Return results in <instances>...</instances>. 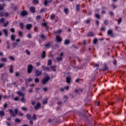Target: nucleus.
<instances>
[{
  "mask_svg": "<svg viewBox=\"0 0 126 126\" xmlns=\"http://www.w3.org/2000/svg\"><path fill=\"white\" fill-rule=\"evenodd\" d=\"M63 53H60V57H58L57 58V60L58 61V62H62V61L63 60Z\"/></svg>",
  "mask_w": 126,
  "mask_h": 126,
  "instance_id": "20e7f679",
  "label": "nucleus"
},
{
  "mask_svg": "<svg viewBox=\"0 0 126 126\" xmlns=\"http://www.w3.org/2000/svg\"><path fill=\"white\" fill-rule=\"evenodd\" d=\"M1 62H6L7 59L6 58H3L1 59Z\"/></svg>",
  "mask_w": 126,
  "mask_h": 126,
  "instance_id": "c9c22d12",
  "label": "nucleus"
},
{
  "mask_svg": "<svg viewBox=\"0 0 126 126\" xmlns=\"http://www.w3.org/2000/svg\"><path fill=\"white\" fill-rule=\"evenodd\" d=\"M41 38L42 39V40H45V39L47 38V36L42 34L41 35Z\"/></svg>",
  "mask_w": 126,
  "mask_h": 126,
  "instance_id": "393cba45",
  "label": "nucleus"
},
{
  "mask_svg": "<svg viewBox=\"0 0 126 126\" xmlns=\"http://www.w3.org/2000/svg\"><path fill=\"white\" fill-rule=\"evenodd\" d=\"M19 99V97H14V100L15 101H18Z\"/></svg>",
  "mask_w": 126,
  "mask_h": 126,
  "instance_id": "c03bdc74",
  "label": "nucleus"
},
{
  "mask_svg": "<svg viewBox=\"0 0 126 126\" xmlns=\"http://www.w3.org/2000/svg\"><path fill=\"white\" fill-rule=\"evenodd\" d=\"M87 35L88 37H93L94 36V33L92 32H89Z\"/></svg>",
  "mask_w": 126,
  "mask_h": 126,
  "instance_id": "9b49d317",
  "label": "nucleus"
},
{
  "mask_svg": "<svg viewBox=\"0 0 126 126\" xmlns=\"http://www.w3.org/2000/svg\"><path fill=\"white\" fill-rule=\"evenodd\" d=\"M0 116L1 117L4 116V112L3 111H0Z\"/></svg>",
  "mask_w": 126,
  "mask_h": 126,
  "instance_id": "cd10ccee",
  "label": "nucleus"
},
{
  "mask_svg": "<svg viewBox=\"0 0 126 126\" xmlns=\"http://www.w3.org/2000/svg\"><path fill=\"white\" fill-rule=\"evenodd\" d=\"M15 121L16 122V123H20V119H16L15 120Z\"/></svg>",
  "mask_w": 126,
  "mask_h": 126,
  "instance_id": "ea45409f",
  "label": "nucleus"
},
{
  "mask_svg": "<svg viewBox=\"0 0 126 126\" xmlns=\"http://www.w3.org/2000/svg\"><path fill=\"white\" fill-rule=\"evenodd\" d=\"M54 18H56V15H55V14L51 15V19H54Z\"/></svg>",
  "mask_w": 126,
  "mask_h": 126,
  "instance_id": "72a5a7b5",
  "label": "nucleus"
},
{
  "mask_svg": "<svg viewBox=\"0 0 126 126\" xmlns=\"http://www.w3.org/2000/svg\"><path fill=\"white\" fill-rule=\"evenodd\" d=\"M41 107V104L40 102L36 103V105L34 106V108L35 110H38L39 108Z\"/></svg>",
  "mask_w": 126,
  "mask_h": 126,
  "instance_id": "39448f33",
  "label": "nucleus"
},
{
  "mask_svg": "<svg viewBox=\"0 0 126 126\" xmlns=\"http://www.w3.org/2000/svg\"><path fill=\"white\" fill-rule=\"evenodd\" d=\"M16 46H17V43H13V47H16Z\"/></svg>",
  "mask_w": 126,
  "mask_h": 126,
  "instance_id": "8fccbe9b",
  "label": "nucleus"
},
{
  "mask_svg": "<svg viewBox=\"0 0 126 126\" xmlns=\"http://www.w3.org/2000/svg\"><path fill=\"white\" fill-rule=\"evenodd\" d=\"M107 34L109 36H113V31H112V30H109L107 31Z\"/></svg>",
  "mask_w": 126,
  "mask_h": 126,
  "instance_id": "1a4fd4ad",
  "label": "nucleus"
},
{
  "mask_svg": "<svg viewBox=\"0 0 126 126\" xmlns=\"http://www.w3.org/2000/svg\"><path fill=\"white\" fill-rule=\"evenodd\" d=\"M104 24H106V25L108 24V21H104Z\"/></svg>",
  "mask_w": 126,
  "mask_h": 126,
  "instance_id": "69168bd1",
  "label": "nucleus"
},
{
  "mask_svg": "<svg viewBox=\"0 0 126 126\" xmlns=\"http://www.w3.org/2000/svg\"><path fill=\"white\" fill-rule=\"evenodd\" d=\"M52 2V0H45L44 2V4L46 6V5L48 4V3Z\"/></svg>",
  "mask_w": 126,
  "mask_h": 126,
  "instance_id": "6e6552de",
  "label": "nucleus"
},
{
  "mask_svg": "<svg viewBox=\"0 0 126 126\" xmlns=\"http://www.w3.org/2000/svg\"><path fill=\"white\" fill-rule=\"evenodd\" d=\"M70 80H71L70 77H67L66 78V81L67 83H69V82H70Z\"/></svg>",
  "mask_w": 126,
  "mask_h": 126,
  "instance_id": "dca6fc26",
  "label": "nucleus"
},
{
  "mask_svg": "<svg viewBox=\"0 0 126 126\" xmlns=\"http://www.w3.org/2000/svg\"><path fill=\"white\" fill-rule=\"evenodd\" d=\"M9 58L10 60H11L12 61H14V57L12 56H9Z\"/></svg>",
  "mask_w": 126,
  "mask_h": 126,
  "instance_id": "37998d69",
  "label": "nucleus"
},
{
  "mask_svg": "<svg viewBox=\"0 0 126 126\" xmlns=\"http://www.w3.org/2000/svg\"><path fill=\"white\" fill-rule=\"evenodd\" d=\"M18 35L19 36H23V32H22L19 31Z\"/></svg>",
  "mask_w": 126,
  "mask_h": 126,
  "instance_id": "c756f323",
  "label": "nucleus"
},
{
  "mask_svg": "<svg viewBox=\"0 0 126 126\" xmlns=\"http://www.w3.org/2000/svg\"><path fill=\"white\" fill-rule=\"evenodd\" d=\"M56 65L51 66V68L53 69V71H56Z\"/></svg>",
  "mask_w": 126,
  "mask_h": 126,
  "instance_id": "c85d7f7f",
  "label": "nucleus"
},
{
  "mask_svg": "<svg viewBox=\"0 0 126 126\" xmlns=\"http://www.w3.org/2000/svg\"><path fill=\"white\" fill-rule=\"evenodd\" d=\"M42 25H43V26H47V23H42Z\"/></svg>",
  "mask_w": 126,
  "mask_h": 126,
  "instance_id": "0e129e2a",
  "label": "nucleus"
},
{
  "mask_svg": "<svg viewBox=\"0 0 126 126\" xmlns=\"http://www.w3.org/2000/svg\"><path fill=\"white\" fill-rule=\"evenodd\" d=\"M0 16H8V13L7 12H5L4 13V15L2 14V13L0 14Z\"/></svg>",
  "mask_w": 126,
  "mask_h": 126,
  "instance_id": "5701e85b",
  "label": "nucleus"
},
{
  "mask_svg": "<svg viewBox=\"0 0 126 126\" xmlns=\"http://www.w3.org/2000/svg\"><path fill=\"white\" fill-rule=\"evenodd\" d=\"M32 80V79L31 78H29L28 80L26 81V83H27V81H29V82H31V81Z\"/></svg>",
  "mask_w": 126,
  "mask_h": 126,
  "instance_id": "603ef678",
  "label": "nucleus"
},
{
  "mask_svg": "<svg viewBox=\"0 0 126 126\" xmlns=\"http://www.w3.org/2000/svg\"><path fill=\"white\" fill-rule=\"evenodd\" d=\"M86 23H89V22H90V20H87L85 21Z\"/></svg>",
  "mask_w": 126,
  "mask_h": 126,
  "instance_id": "e2e57ef3",
  "label": "nucleus"
},
{
  "mask_svg": "<svg viewBox=\"0 0 126 126\" xmlns=\"http://www.w3.org/2000/svg\"><path fill=\"white\" fill-rule=\"evenodd\" d=\"M3 65H4V64L0 63V68H1V67H3Z\"/></svg>",
  "mask_w": 126,
  "mask_h": 126,
  "instance_id": "680f3d73",
  "label": "nucleus"
},
{
  "mask_svg": "<svg viewBox=\"0 0 126 126\" xmlns=\"http://www.w3.org/2000/svg\"><path fill=\"white\" fill-rule=\"evenodd\" d=\"M97 43V39H94V44H96Z\"/></svg>",
  "mask_w": 126,
  "mask_h": 126,
  "instance_id": "5fc2aeb1",
  "label": "nucleus"
},
{
  "mask_svg": "<svg viewBox=\"0 0 126 126\" xmlns=\"http://www.w3.org/2000/svg\"><path fill=\"white\" fill-rule=\"evenodd\" d=\"M20 26L21 27V28H22V29L24 28V25H23V24L22 23H21L20 24Z\"/></svg>",
  "mask_w": 126,
  "mask_h": 126,
  "instance_id": "79ce46f5",
  "label": "nucleus"
},
{
  "mask_svg": "<svg viewBox=\"0 0 126 126\" xmlns=\"http://www.w3.org/2000/svg\"><path fill=\"white\" fill-rule=\"evenodd\" d=\"M47 64L48 65H51V64H52V61L51 60H49Z\"/></svg>",
  "mask_w": 126,
  "mask_h": 126,
  "instance_id": "e433bc0d",
  "label": "nucleus"
},
{
  "mask_svg": "<svg viewBox=\"0 0 126 126\" xmlns=\"http://www.w3.org/2000/svg\"><path fill=\"white\" fill-rule=\"evenodd\" d=\"M43 91H44L45 92H46V91H47V90H48V89L47 88H43Z\"/></svg>",
  "mask_w": 126,
  "mask_h": 126,
  "instance_id": "864d4df0",
  "label": "nucleus"
},
{
  "mask_svg": "<svg viewBox=\"0 0 126 126\" xmlns=\"http://www.w3.org/2000/svg\"><path fill=\"white\" fill-rule=\"evenodd\" d=\"M0 22H4V18H1L0 20Z\"/></svg>",
  "mask_w": 126,
  "mask_h": 126,
  "instance_id": "3c124183",
  "label": "nucleus"
},
{
  "mask_svg": "<svg viewBox=\"0 0 126 126\" xmlns=\"http://www.w3.org/2000/svg\"><path fill=\"white\" fill-rule=\"evenodd\" d=\"M48 103V98H46V99L43 100L42 103L45 105Z\"/></svg>",
  "mask_w": 126,
  "mask_h": 126,
  "instance_id": "b1692460",
  "label": "nucleus"
},
{
  "mask_svg": "<svg viewBox=\"0 0 126 126\" xmlns=\"http://www.w3.org/2000/svg\"><path fill=\"white\" fill-rule=\"evenodd\" d=\"M50 46H51V43H47V44L45 45V48H50Z\"/></svg>",
  "mask_w": 126,
  "mask_h": 126,
  "instance_id": "a878e982",
  "label": "nucleus"
},
{
  "mask_svg": "<svg viewBox=\"0 0 126 126\" xmlns=\"http://www.w3.org/2000/svg\"><path fill=\"white\" fill-rule=\"evenodd\" d=\"M69 43H70L69 40L65 39L64 40V44H65V45H68V44H69Z\"/></svg>",
  "mask_w": 126,
  "mask_h": 126,
  "instance_id": "412c9836",
  "label": "nucleus"
},
{
  "mask_svg": "<svg viewBox=\"0 0 126 126\" xmlns=\"http://www.w3.org/2000/svg\"><path fill=\"white\" fill-rule=\"evenodd\" d=\"M32 120H34V121H35L36 120V115L34 114L32 116Z\"/></svg>",
  "mask_w": 126,
  "mask_h": 126,
  "instance_id": "a18cd8bd",
  "label": "nucleus"
},
{
  "mask_svg": "<svg viewBox=\"0 0 126 126\" xmlns=\"http://www.w3.org/2000/svg\"><path fill=\"white\" fill-rule=\"evenodd\" d=\"M33 69V66L32 65L30 64L28 66V73H31L32 71V69Z\"/></svg>",
  "mask_w": 126,
  "mask_h": 126,
  "instance_id": "7ed1b4c3",
  "label": "nucleus"
},
{
  "mask_svg": "<svg viewBox=\"0 0 126 126\" xmlns=\"http://www.w3.org/2000/svg\"><path fill=\"white\" fill-rule=\"evenodd\" d=\"M15 75H16V76H18V75H19V74L18 73V72H16L15 73Z\"/></svg>",
  "mask_w": 126,
  "mask_h": 126,
  "instance_id": "774afa93",
  "label": "nucleus"
},
{
  "mask_svg": "<svg viewBox=\"0 0 126 126\" xmlns=\"http://www.w3.org/2000/svg\"><path fill=\"white\" fill-rule=\"evenodd\" d=\"M27 119H28L29 120L31 119V115H30V114H28V115H27Z\"/></svg>",
  "mask_w": 126,
  "mask_h": 126,
  "instance_id": "f704fd0d",
  "label": "nucleus"
},
{
  "mask_svg": "<svg viewBox=\"0 0 126 126\" xmlns=\"http://www.w3.org/2000/svg\"><path fill=\"white\" fill-rule=\"evenodd\" d=\"M42 74V72L40 70H35V75L36 76H39V75H41Z\"/></svg>",
  "mask_w": 126,
  "mask_h": 126,
  "instance_id": "0eeeda50",
  "label": "nucleus"
},
{
  "mask_svg": "<svg viewBox=\"0 0 126 126\" xmlns=\"http://www.w3.org/2000/svg\"><path fill=\"white\" fill-rule=\"evenodd\" d=\"M49 80H50V77L49 76L46 77L43 79H42V84H46V83L47 81H49Z\"/></svg>",
  "mask_w": 126,
  "mask_h": 126,
  "instance_id": "f03ea898",
  "label": "nucleus"
},
{
  "mask_svg": "<svg viewBox=\"0 0 126 126\" xmlns=\"http://www.w3.org/2000/svg\"><path fill=\"white\" fill-rule=\"evenodd\" d=\"M8 24V22H7L6 23H4L3 24V26L4 27H6V26H7V25Z\"/></svg>",
  "mask_w": 126,
  "mask_h": 126,
  "instance_id": "a19ab883",
  "label": "nucleus"
},
{
  "mask_svg": "<svg viewBox=\"0 0 126 126\" xmlns=\"http://www.w3.org/2000/svg\"><path fill=\"white\" fill-rule=\"evenodd\" d=\"M62 30H59L58 31L55 32V34H59L60 33H62Z\"/></svg>",
  "mask_w": 126,
  "mask_h": 126,
  "instance_id": "7c9ffc66",
  "label": "nucleus"
},
{
  "mask_svg": "<svg viewBox=\"0 0 126 126\" xmlns=\"http://www.w3.org/2000/svg\"><path fill=\"white\" fill-rule=\"evenodd\" d=\"M31 27H32V25L29 24L28 25H27L26 26V29H30L31 28Z\"/></svg>",
  "mask_w": 126,
  "mask_h": 126,
  "instance_id": "4be33fe9",
  "label": "nucleus"
},
{
  "mask_svg": "<svg viewBox=\"0 0 126 126\" xmlns=\"http://www.w3.org/2000/svg\"><path fill=\"white\" fill-rule=\"evenodd\" d=\"M95 17H96V18H100V16L97 14H96L95 15Z\"/></svg>",
  "mask_w": 126,
  "mask_h": 126,
  "instance_id": "09e8293b",
  "label": "nucleus"
},
{
  "mask_svg": "<svg viewBox=\"0 0 126 126\" xmlns=\"http://www.w3.org/2000/svg\"><path fill=\"white\" fill-rule=\"evenodd\" d=\"M33 4H37V3H38V0H33L32 1Z\"/></svg>",
  "mask_w": 126,
  "mask_h": 126,
  "instance_id": "2f4dec72",
  "label": "nucleus"
},
{
  "mask_svg": "<svg viewBox=\"0 0 126 126\" xmlns=\"http://www.w3.org/2000/svg\"><path fill=\"white\" fill-rule=\"evenodd\" d=\"M40 17H41V16H37L36 19H40Z\"/></svg>",
  "mask_w": 126,
  "mask_h": 126,
  "instance_id": "338daca9",
  "label": "nucleus"
},
{
  "mask_svg": "<svg viewBox=\"0 0 126 126\" xmlns=\"http://www.w3.org/2000/svg\"><path fill=\"white\" fill-rule=\"evenodd\" d=\"M64 12H65V13H66V14H67L68 12V9H64Z\"/></svg>",
  "mask_w": 126,
  "mask_h": 126,
  "instance_id": "58836bf2",
  "label": "nucleus"
},
{
  "mask_svg": "<svg viewBox=\"0 0 126 126\" xmlns=\"http://www.w3.org/2000/svg\"><path fill=\"white\" fill-rule=\"evenodd\" d=\"M21 15L22 16H25V15H27V12L24 11L21 12Z\"/></svg>",
  "mask_w": 126,
  "mask_h": 126,
  "instance_id": "4468645a",
  "label": "nucleus"
},
{
  "mask_svg": "<svg viewBox=\"0 0 126 126\" xmlns=\"http://www.w3.org/2000/svg\"><path fill=\"white\" fill-rule=\"evenodd\" d=\"M56 40L57 42H62V38H61L59 35L56 36Z\"/></svg>",
  "mask_w": 126,
  "mask_h": 126,
  "instance_id": "9d476101",
  "label": "nucleus"
},
{
  "mask_svg": "<svg viewBox=\"0 0 126 126\" xmlns=\"http://www.w3.org/2000/svg\"><path fill=\"white\" fill-rule=\"evenodd\" d=\"M68 89H69V86H65L63 88H61L60 89V91H61L62 92H63L64 91V90H68Z\"/></svg>",
  "mask_w": 126,
  "mask_h": 126,
  "instance_id": "423d86ee",
  "label": "nucleus"
},
{
  "mask_svg": "<svg viewBox=\"0 0 126 126\" xmlns=\"http://www.w3.org/2000/svg\"><path fill=\"white\" fill-rule=\"evenodd\" d=\"M30 10H31V12H32V13H35V8L33 7H31Z\"/></svg>",
  "mask_w": 126,
  "mask_h": 126,
  "instance_id": "6ab92c4d",
  "label": "nucleus"
},
{
  "mask_svg": "<svg viewBox=\"0 0 126 126\" xmlns=\"http://www.w3.org/2000/svg\"><path fill=\"white\" fill-rule=\"evenodd\" d=\"M3 7H5V4H0V10H2L3 9Z\"/></svg>",
  "mask_w": 126,
  "mask_h": 126,
  "instance_id": "aec40b11",
  "label": "nucleus"
},
{
  "mask_svg": "<svg viewBox=\"0 0 126 126\" xmlns=\"http://www.w3.org/2000/svg\"><path fill=\"white\" fill-rule=\"evenodd\" d=\"M13 67L12 66V65H10V68H9V72H10V73H12L13 72Z\"/></svg>",
  "mask_w": 126,
  "mask_h": 126,
  "instance_id": "a211bd4d",
  "label": "nucleus"
},
{
  "mask_svg": "<svg viewBox=\"0 0 126 126\" xmlns=\"http://www.w3.org/2000/svg\"><path fill=\"white\" fill-rule=\"evenodd\" d=\"M9 112H10V116H11V117H15V114H14V113H13V111H12V109H10V110H9Z\"/></svg>",
  "mask_w": 126,
  "mask_h": 126,
  "instance_id": "2eb2a0df",
  "label": "nucleus"
},
{
  "mask_svg": "<svg viewBox=\"0 0 126 126\" xmlns=\"http://www.w3.org/2000/svg\"><path fill=\"white\" fill-rule=\"evenodd\" d=\"M34 82H35V83L39 82V78H35L34 79Z\"/></svg>",
  "mask_w": 126,
  "mask_h": 126,
  "instance_id": "4c0bfd02",
  "label": "nucleus"
},
{
  "mask_svg": "<svg viewBox=\"0 0 126 126\" xmlns=\"http://www.w3.org/2000/svg\"><path fill=\"white\" fill-rule=\"evenodd\" d=\"M42 68H43V69H44V70H47L48 71H49V70H50V68H49L48 67H46L45 66H42Z\"/></svg>",
  "mask_w": 126,
  "mask_h": 126,
  "instance_id": "f3484780",
  "label": "nucleus"
},
{
  "mask_svg": "<svg viewBox=\"0 0 126 126\" xmlns=\"http://www.w3.org/2000/svg\"><path fill=\"white\" fill-rule=\"evenodd\" d=\"M26 53L27 54V55H30V52L29 51H28V50H26Z\"/></svg>",
  "mask_w": 126,
  "mask_h": 126,
  "instance_id": "49530a36",
  "label": "nucleus"
},
{
  "mask_svg": "<svg viewBox=\"0 0 126 126\" xmlns=\"http://www.w3.org/2000/svg\"><path fill=\"white\" fill-rule=\"evenodd\" d=\"M22 110H23V111H26V110H27V108H26V107H22Z\"/></svg>",
  "mask_w": 126,
  "mask_h": 126,
  "instance_id": "13d9d810",
  "label": "nucleus"
},
{
  "mask_svg": "<svg viewBox=\"0 0 126 126\" xmlns=\"http://www.w3.org/2000/svg\"><path fill=\"white\" fill-rule=\"evenodd\" d=\"M76 10H79V5H77L76 6Z\"/></svg>",
  "mask_w": 126,
  "mask_h": 126,
  "instance_id": "6e6d98bb",
  "label": "nucleus"
},
{
  "mask_svg": "<svg viewBox=\"0 0 126 126\" xmlns=\"http://www.w3.org/2000/svg\"><path fill=\"white\" fill-rule=\"evenodd\" d=\"M14 113H15V115H17V114L18 113V110L17 109H15Z\"/></svg>",
  "mask_w": 126,
  "mask_h": 126,
  "instance_id": "de8ad7c7",
  "label": "nucleus"
},
{
  "mask_svg": "<svg viewBox=\"0 0 126 126\" xmlns=\"http://www.w3.org/2000/svg\"><path fill=\"white\" fill-rule=\"evenodd\" d=\"M3 32L4 34H5V36H7L8 35V32H7V29H3Z\"/></svg>",
  "mask_w": 126,
  "mask_h": 126,
  "instance_id": "f8f14e48",
  "label": "nucleus"
},
{
  "mask_svg": "<svg viewBox=\"0 0 126 126\" xmlns=\"http://www.w3.org/2000/svg\"><path fill=\"white\" fill-rule=\"evenodd\" d=\"M10 31H11V32H12V33H13V32H14V29L11 28L10 29Z\"/></svg>",
  "mask_w": 126,
  "mask_h": 126,
  "instance_id": "bf43d9fd",
  "label": "nucleus"
},
{
  "mask_svg": "<svg viewBox=\"0 0 126 126\" xmlns=\"http://www.w3.org/2000/svg\"><path fill=\"white\" fill-rule=\"evenodd\" d=\"M17 94H18V95L22 97V98L21 99V102H22L23 103L26 102V99H25V98H24V96H25V94L24 93L19 91V92H17Z\"/></svg>",
  "mask_w": 126,
  "mask_h": 126,
  "instance_id": "f257e3e1",
  "label": "nucleus"
},
{
  "mask_svg": "<svg viewBox=\"0 0 126 126\" xmlns=\"http://www.w3.org/2000/svg\"><path fill=\"white\" fill-rule=\"evenodd\" d=\"M41 57L42 59H45L46 57V52L43 51L42 52V54H41Z\"/></svg>",
  "mask_w": 126,
  "mask_h": 126,
  "instance_id": "ddd939ff",
  "label": "nucleus"
},
{
  "mask_svg": "<svg viewBox=\"0 0 126 126\" xmlns=\"http://www.w3.org/2000/svg\"><path fill=\"white\" fill-rule=\"evenodd\" d=\"M11 40H12V41H14L15 40V36L14 35H12L11 36Z\"/></svg>",
  "mask_w": 126,
  "mask_h": 126,
  "instance_id": "bb28decb",
  "label": "nucleus"
},
{
  "mask_svg": "<svg viewBox=\"0 0 126 126\" xmlns=\"http://www.w3.org/2000/svg\"><path fill=\"white\" fill-rule=\"evenodd\" d=\"M122 18H120L118 20V24H120L122 22Z\"/></svg>",
  "mask_w": 126,
  "mask_h": 126,
  "instance_id": "473e14b6",
  "label": "nucleus"
},
{
  "mask_svg": "<svg viewBox=\"0 0 126 126\" xmlns=\"http://www.w3.org/2000/svg\"><path fill=\"white\" fill-rule=\"evenodd\" d=\"M27 37H28V38H31V34L30 33H29L27 35Z\"/></svg>",
  "mask_w": 126,
  "mask_h": 126,
  "instance_id": "052dcab7",
  "label": "nucleus"
},
{
  "mask_svg": "<svg viewBox=\"0 0 126 126\" xmlns=\"http://www.w3.org/2000/svg\"><path fill=\"white\" fill-rule=\"evenodd\" d=\"M3 107L4 108V109H5V108H6V107H7V104L4 103L3 105Z\"/></svg>",
  "mask_w": 126,
  "mask_h": 126,
  "instance_id": "4d7b16f0",
  "label": "nucleus"
}]
</instances>
